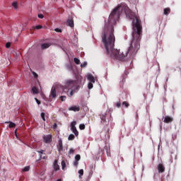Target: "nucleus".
Here are the masks:
<instances>
[{
    "label": "nucleus",
    "instance_id": "f257e3e1",
    "mask_svg": "<svg viewBox=\"0 0 181 181\" xmlns=\"http://www.w3.org/2000/svg\"><path fill=\"white\" fill-rule=\"evenodd\" d=\"M129 9L127 4H122L118 5L110 13L109 19L105 21V28L102 34V42L105 46L106 53L109 57L116 59L117 60H124L128 56V51H121L114 49L115 43V35H114V25L119 19V16L124 11L127 15V11Z\"/></svg>",
    "mask_w": 181,
    "mask_h": 181
},
{
    "label": "nucleus",
    "instance_id": "f03ea898",
    "mask_svg": "<svg viewBox=\"0 0 181 181\" xmlns=\"http://www.w3.org/2000/svg\"><path fill=\"white\" fill-rule=\"evenodd\" d=\"M126 16L132 22V36L131 45L127 49H122L121 52H127L131 57L135 56L139 50L141 45L139 41L141 40V33H142V24L138 14L131 11V9L127 8L126 11Z\"/></svg>",
    "mask_w": 181,
    "mask_h": 181
},
{
    "label": "nucleus",
    "instance_id": "7ed1b4c3",
    "mask_svg": "<svg viewBox=\"0 0 181 181\" xmlns=\"http://www.w3.org/2000/svg\"><path fill=\"white\" fill-rule=\"evenodd\" d=\"M86 77L87 78V80L88 81V88L89 90H91V88H93V84L94 83H95V78L94 77V76H93V74L88 73L86 75Z\"/></svg>",
    "mask_w": 181,
    "mask_h": 181
},
{
    "label": "nucleus",
    "instance_id": "20e7f679",
    "mask_svg": "<svg viewBox=\"0 0 181 181\" xmlns=\"http://www.w3.org/2000/svg\"><path fill=\"white\" fill-rule=\"evenodd\" d=\"M76 125H77V122L76 121L71 123V131H72L73 134H74L76 136H78V131H77Z\"/></svg>",
    "mask_w": 181,
    "mask_h": 181
},
{
    "label": "nucleus",
    "instance_id": "39448f33",
    "mask_svg": "<svg viewBox=\"0 0 181 181\" xmlns=\"http://www.w3.org/2000/svg\"><path fill=\"white\" fill-rule=\"evenodd\" d=\"M80 90V86H74L72 89H70L68 91V95L69 97H73L75 93H77Z\"/></svg>",
    "mask_w": 181,
    "mask_h": 181
},
{
    "label": "nucleus",
    "instance_id": "423d86ee",
    "mask_svg": "<svg viewBox=\"0 0 181 181\" xmlns=\"http://www.w3.org/2000/svg\"><path fill=\"white\" fill-rule=\"evenodd\" d=\"M75 83H76V81H74L72 79H68L65 82V87L66 88H69V87L74 86Z\"/></svg>",
    "mask_w": 181,
    "mask_h": 181
},
{
    "label": "nucleus",
    "instance_id": "0eeeda50",
    "mask_svg": "<svg viewBox=\"0 0 181 181\" xmlns=\"http://www.w3.org/2000/svg\"><path fill=\"white\" fill-rule=\"evenodd\" d=\"M43 139L45 144H50L52 142V136L50 134L44 135Z\"/></svg>",
    "mask_w": 181,
    "mask_h": 181
},
{
    "label": "nucleus",
    "instance_id": "6e6552de",
    "mask_svg": "<svg viewBox=\"0 0 181 181\" xmlns=\"http://www.w3.org/2000/svg\"><path fill=\"white\" fill-rule=\"evenodd\" d=\"M56 97H57L56 87L53 86L51 89L49 98H56Z\"/></svg>",
    "mask_w": 181,
    "mask_h": 181
},
{
    "label": "nucleus",
    "instance_id": "1a4fd4ad",
    "mask_svg": "<svg viewBox=\"0 0 181 181\" xmlns=\"http://www.w3.org/2000/svg\"><path fill=\"white\" fill-rule=\"evenodd\" d=\"M57 149L59 152H63V140L62 139L58 141Z\"/></svg>",
    "mask_w": 181,
    "mask_h": 181
},
{
    "label": "nucleus",
    "instance_id": "9d476101",
    "mask_svg": "<svg viewBox=\"0 0 181 181\" xmlns=\"http://www.w3.org/2000/svg\"><path fill=\"white\" fill-rule=\"evenodd\" d=\"M158 170L159 173H163V172H165V167L163 166V164L162 163L158 164Z\"/></svg>",
    "mask_w": 181,
    "mask_h": 181
},
{
    "label": "nucleus",
    "instance_id": "9b49d317",
    "mask_svg": "<svg viewBox=\"0 0 181 181\" xmlns=\"http://www.w3.org/2000/svg\"><path fill=\"white\" fill-rule=\"evenodd\" d=\"M54 170L57 171L60 169V166L57 164V160H55L53 163Z\"/></svg>",
    "mask_w": 181,
    "mask_h": 181
},
{
    "label": "nucleus",
    "instance_id": "f8f14e48",
    "mask_svg": "<svg viewBox=\"0 0 181 181\" xmlns=\"http://www.w3.org/2000/svg\"><path fill=\"white\" fill-rule=\"evenodd\" d=\"M69 111H74L75 112L77 111H80V107L78 106H71L69 108Z\"/></svg>",
    "mask_w": 181,
    "mask_h": 181
},
{
    "label": "nucleus",
    "instance_id": "ddd939ff",
    "mask_svg": "<svg viewBox=\"0 0 181 181\" xmlns=\"http://www.w3.org/2000/svg\"><path fill=\"white\" fill-rule=\"evenodd\" d=\"M172 121H173V119H172V117L169 116H165L164 119V122H165L166 124H168V122H172Z\"/></svg>",
    "mask_w": 181,
    "mask_h": 181
},
{
    "label": "nucleus",
    "instance_id": "4468645a",
    "mask_svg": "<svg viewBox=\"0 0 181 181\" xmlns=\"http://www.w3.org/2000/svg\"><path fill=\"white\" fill-rule=\"evenodd\" d=\"M66 69L69 70V71H74L73 69V64H68L66 65Z\"/></svg>",
    "mask_w": 181,
    "mask_h": 181
},
{
    "label": "nucleus",
    "instance_id": "2eb2a0df",
    "mask_svg": "<svg viewBox=\"0 0 181 181\" xmlns=\"http://www.w3.org/2000/svg\"><path fill=\"white\" fill-rule=\"evenodd\" d=\"M67 23H68L69 26H70L71 28H74V22L73 21L72 19H69L67 21Z\"/></svg>",
    "mask_w": 181,
    "mask_h": 181
},
{
    "label": "nucleus",
    "instance_id": "dca6fc26",
    "mask_svg": "<svg viewBox=\"0 0 181 181\" xmlns=\"http://www.w3.org/2000/svg\"><path fill=\"white\" fill-rule=\"evenodd\" d=\"M42 49H47L50 47V43H44L41 45Z\"/></svg>",
    "mask_w": 181,
    "mask_h": 181
},
{
    "label": "nucleus",
    "instance_id": "f3484780",
    "mask_svg": "<svg viewBox=\"0 0 181 181\" xmlns=\"http://www.w3.org/2000/svg\"><path fill=\"white\" fill-rule=\"evenodd\" d=\"M78 173L79 175L78 176L79 179H81V177H83V175H84V170L83 169L79 170Z\"/></svg>",
    "mask_w": 181,
    "mask_h": 181
},
{
    "label": "nucleus",
    "instance_id": "a211bd4d",
    "mask_svg": "<svg viewBox=\"0 0 181 181\" xmlns=\"http://www.w3.org/2000/svg\"><path fill=\"white\" fill-rule=\"evenodd\" d=\"M32 93L33 94H39V90H37V88L36 87H33L32 88Z\"/></svg>",
    "mask_w": 181,
    "mask_h": 181
},
{
    "label": "nucleus",
    "instance_id": "6ab92c4d",
    "mask_svg": "<svg viewBox=\"0 0 181 181\" xmlns=\"http://www.w3.org/2000/svg\"><path fill=\"white\" fill-rule=\"evenodd\" d=\"M13 57H14L16 59H19V57H21V52H15L13 53Z\"/></svg>",
    "mask_w": 181,
    "mask_h": 181
},
{
    "label": "nucleus",
    "instance_id": "aec40b11",
    "mask_svg": "<svg viewBox=\"0 0 181 181\" xmlns=\"http://www.w3.org/2000/svg\"><path fill=\"white\" fill-rule=\"evenodd\" d=\"M170 13V8H166L164 9V15H169Z\"/></svg>",
    "mask_w": 181,
    "mask_h": 181
},
{
    "label": "nucleus",
    "instance_id": "412c9836",
    "mask_svg": "<svg viewBox=\"0 0 181 181\" xmlns=\"http://www.w3.org/2000/svg\"><path fill=\"white\" fill-rule=\"evenodd\" d=\"M8 124H9L8 125L9 128H14V127H16V124L12 122H9Z\"/></svg>",
    "mask_w": 181,
    "mask_h": 181
},
{
    "label": "nucleus",
    "instance_id": "4be33fe9",
    "mask_svg": "<svg viewBox=\"0 0 181 181\" xmlns=\"http://www.w3.org/2000/svg\"><path fill=\"white\" fill-rule=\"evenodd\" d=\"M12 6H13L14 9H18V1H13L12 3Z\"/></svg>",
    "mask_w": 181,
    "mask_h": 181
},
{
    "label": "nucleus",
    "instance_id": "5701e85b",
    "mask_svg": "<svg viewBox=\"0 0 181 181\" xmlns=\"http://www.w3.org/2000/svg\"><path fill=\"white\" fill-rule=\"evenodd\" d=\"M88 64L87 63V62H83L82 64H81V69H84V67H87Z\"/></svg>",
    "mask_w": 181,
    "mask_h": 181
},
{
    "label": "nucleus",
    "instance_id": "b1692460",
    "mask_svg": "<svg viewBox=\"0 0 181 181\" xmlns=\"http://www.w3.org/2000/svg\"><path fill=\"white\" fill-rule=\"evenodd\" d=\"M62 170H64L66 169V162L64 160H62L61 163Z\"/></svg>",
    "mask_w": 181,
    "mask_h": 181
},
{
    "label": "nucleus",
    "instance_id": "393cba45",
    "mask_svg": "<svg viewBox=\"0 0 181 181\" xmlns=\"http://www.w3.org/2000/svg\"><path fill=\"white\" fill-rule=\"evenodd\" d=\"M42 28H43V26H42L41 25H38L34 26L33 29L39 30V29H42Z\"/></svg>",
    "mask_w": 181,
    "mask_h": 181
},
{
    "label": "nucleus",
    "instance_id": "a878e982",
    "mask_svg": "<svg viewBox=\"0 0 181 181\" xmlns=\"http://www.w3.org/2000/svg\"><path fill=\"white\" fill-rule=\"evenodd\" d=\"M74 138H75L74 134H70L68 137V140L73 141V140H74Z\"/></svg>",
    "mask_w": 181,
    "mask_h": 181
},
{
    "label": "nucleus",
    "instance_id": "bb28decb",
    "mask_svg": "<svg viewBox=\"0 0 181 181\" xmlns=\"http://www.w3.org/2000/svg\"><path fill=\"white\" fill-rule=\"evenodd\" d=\"M30 170V166H25L24 168H23V172H29Z\"/></svg>",
    "mask_w": 181,
    "mask_h": 181
},
{
    "label": "nucleus",
    "instance_id": "cd10ccee",
    "mask_svg": "<svg viewBox=\"0 0 181 181\" xmlns=\"http://www.w3.org/2000/svg\"><path fill=\"white\" fill-rule=\"evenodd\" d=\"M74 62L76 64H80V59H78V58H74Z\"/></svg>",
    "mask_w": 181,
    "mask_h": 181
},
{
    "label": "nucleus",
    "instance_id": "c85d7f7f",
    "mask_svg": "<svg viewBox=\"0 0 181 181\" xmlns=\"http://www.w3.org/2000/svg\"><path fill=\"white\" fill-rule=\"evenodd\" d=\"M79 129H81V130L86 129V125H84V124H81L79 125Z\"/></svg>",
    "mask_w": 181,
    "mask_h": 181
},
{
    "label": "nucleus",
    "instance_id": "c756f323",
    "mask_svg": "<svg viewBox=\"0 0 181 181\" xmlns=\"http://www.w3.org/2000/svg\"><path fill=\"white\" fill-rule=\"evenodd\" d=\"M122 105H124V107H126V108H128V107H129V104L127 102H123Z\"/></svg>",
    "mask_w": 181,
    "mask_h": 181
},
{
    "label": "nucleus",
    "instance_id": "7c9ffc66",
    "mask_svg": "<svg viewBox=\"0 0 181 181\" xmlns=\"http://www.w3.org/2000/svg\"><path fill=\"white\" fill-rule=\"evenodd\" d=\"M100 119L102 121H103V122H105V115H102L100 116Z\"/></svg>",
    "mask_w": 181,
    "mask_h": 181
},
{
    "label": "nucleus",
    "instance_id": "2f4dec72",
    "mask_svg": "<svg viewBox=\"0 0 181 181\" xmlns=\"http://www.w3.org/2000/svg\"><path fill=\"white\" fill-rule=\"evenodd\" d=\"M69 155H73L74 153V149L70 148L69 151Z\"/></svg>",
    "mask_w": 181,
    "mask_h": 181
},
{
    "label": "nucleus",
    "instance_id": "473e14b6",
    "mask_svg": "<svg viewBox=\"0 0 181 181\" xmlns=\"http://www.w3.org/2000/svg\"><path fill=\"white\" fill-rule=\"evenodd\" d=\"M41 118L44 120L46 121V118L45 117V112L41 113Z\"/></svg>",
    "mask_w": 181,
    "mask_h": 181
},
{
    "label": "nucleus",
    "instance_id": "72a5a7b5",
    "mask_svg": "<svg viewBox=\"0 0 181 181\" xmlns=\"http://www.w3.org/2000/svg\"><path fill=\"white\" fill-rule=\"evenodd\" d=\"M81 158V157L78 154L75 156L76 160H80Z\"/></svg>",
    "mask_w": 181,
    "mask_h": 181
},
{
    "label": "nucleus",
    "instance_id": "f704fd0d",
    "mask_svg": "<svg viewBox=\"0 0 181 181\" xmlns=\"http://www.w3.org/2000/svg\"><path fill=\"white\" fill-rule=\"evenodd\" d=\"M54 30H55V32H57L58 33H62V29H60V28H55Z\"/></svg>",
    "mask_w": 181,
    "mask_h": 181
},
{
    "label": "nucleus",
    "instance_id": "c9c22d12",
    "mask_svg": "<svg viewBox=\"0 0 181 181\" xmlns=\"http://www.w3.org/2000/svg\"><path fill=\"white\" fill-rule=\"evenodd\" d=\"M32 74L35 78H37V74H36V72H32Z\"/></svg>",
    "mask_w": 181,
    "mask_h": 181
},
{
    "label": "nucleus",
    "instance_id": "e433bc0d",
    "mask_svg": "<svg viewBox=\"0 0 181 181\" xmlns=\"http://www.w3.org/2000/svg\"><path fill=\"white\" fill-rule=\"evenodd\" d=\"M6 47H7V49H9L11 47V42H7L6 44Z\"/></svg>",
    "mask_w": 181,
    "mask_h": 181
},
{
    "label": "nucleus",
    "instance_id": "4c0bfd02",
    "mask_svg": "<svg viewBox=\"0 0 181 181\" xmlns=\"http://www.w3.org/2000/svg\"><path fill=\"white\" fill-rule=\"evenodd\" d=\"M38 18H40V19H43V18H45V16H43V14H38Z\"/></svg>",
    "mask_w": 181,
    "mask_h": 181
},
{
    "label": "nucleus",
    "instance_id": "58836bf2",
    "mask_svg": "<svg viewBox=\"0 0 181 181\" xmlns=\"http://www.w3.org/2000/svg\"><path fill=\"white\" fill-rule=\"evenodd\" d=\"M116 107H117V108H119V107H121V103L120 102H117L116 103Z\"/></svg>",
    "mask_w": 181,
    "mask_h": 181
},
{
    "label": "nucleus",
    "instance_id": "ea45409f",
    "mask_svg": "<svg viewBox=\"0 0 181 181\" xmlns=\"http://www.w3.org/2000/svg\"><path fill=\"white\" fill-rule=\"evenodd\" d=\"M60 98H61V101H64L66 100V96H61Z\"/></svg>",
    "mask_w": 181,
    "mask_h": 181
},
{
    "label": "nucleus",
    "instance_id": "a19ab883",
    "mask_svg": "<svg viewBox=\"0 0 181 181\" xmlns=\"http://www.w3.org/2000/svg\"><path fill=\"white\" fill-rule=\"evenodd\" d=\"M35 100L37 104H38V105H40V101L39 100H37V98H35Z\"/></svg>",
    "mask_w": 181,
    "mask_h": 181
},
{
    "label": "nucleus",
    "instance_id": "79ce46f5",
    "mask_svg": "<svg viewBox=\"0 0 181 181\" xmlns=\"http://www.w3.org/2000/svg\"><path fill=\"white\" fill-rule=\"evenodd\" d=\"M52 128L54 129H56L57 128V124H54L53 126H52Z\"/></svg>",
    "mask_w": 181,
    "mask_h": 181
},
{
    "label": "nucleus",
    "instance_id": "37998d69",
    "mask_svg": "<svg viewBox=\"0 0 181 181\" xmlns=\"http://www.w3.org/2000/svg\"><path fill=\"white\" fill-rule=\"evenodd\" d=\"M37 152H38V153H40V155H42V154L45 152V151L41 150V151H38Z\"/></svg>",
    "mask_w": 181,
    "mask_h": 181
},
{
    "label": "nucleus",
    "instance_id": "c03bdc74",
    "mask_svg": "<svg viewBox=\"0 0 181 181\" xmlns=\"http://www.w3.org/2000/svg\"><path fill=\"white\" fill-rule=\"evenodd\" d=\"M74 164L75 166H77V165H78V162L75 161Z\"/></svg>",
    "mask_w": 181,
    "mask_h": 181
},
{
    "label": "nucleus",
    "instance_id": "a18cd8bd",
    "mask_svg": "<svg viewBox=\"0 0 181 181\" xmlns=\"http://www.w3.org/2000/svg\"><path fill=\"white\" fill-rule=\"evenodd\" d=\"M17 131H18V129L15 130V135H16V137H18V134H16Z\"/></svg>",
    "mask_w": 181,
    "mask_h": 181
},
{
    "label": "nucleus",
    "instance_id": "49530a36",
    "mask_svg": "<svg viewBox=\"0 0 181 181\" xmlns=\"http://www.w3.org/2000/svg\"><path fill=\"white\" fill-rule=\"evenodd\" d=\"M42 159H46V157L45 156H43V157H42Z\"/></svg>",
    "mask_w": 181,
    "mask_h": 181
}]
</instances>
